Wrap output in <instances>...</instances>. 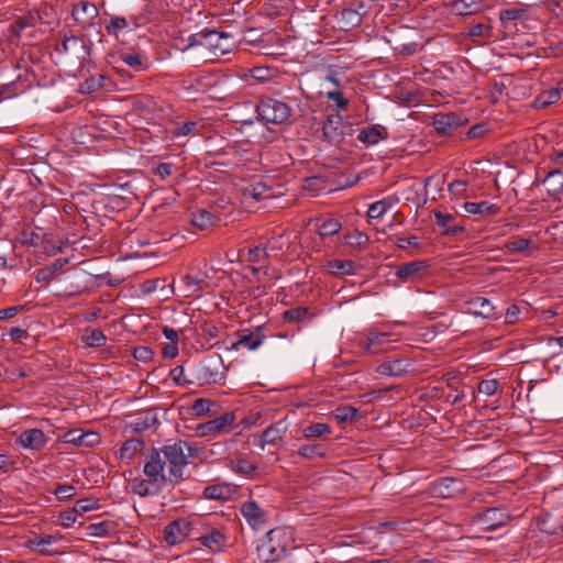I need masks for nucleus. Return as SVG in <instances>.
<instances>
[{"mask_svg":"<svg viewBox=\"0 0 563 563\" xmlns=\"http://www.w3.org/2000/svg\"><path fill=\"white\" fill-rule=\"evenodd\" d=\"M490 33V27L484 23H477L470 27V36L475 38H488Z\"/></svg>","mask_w":563,"mask_h":563,"instance_id":"obj_60","label":"nucleus"},{"mask_svg":"<svg viewBox=\"0 0 563 563\" xmlns=\"http://www.w3.org/2000/svg\"><path fill=\"white\" fill-rule=\"evenodd\" d=\"M332 433V428L328 423H312L302 429V435L306 439L323 438Z\"/></svg>","mask_w":563,"mask_h":563,"instance_id":"obj_43","label":"nucleus"},{"mask_svg":"<svg viewBox=\"0 0 563 563\" xmlns=\"http://www.w3.org/2000/svg\"><path fill=\"white\" fill-rule=\"evenodd\" d=\"M288 430V424L279 420L266 428L260 435L258 446L264 450L266 445H277Z\"/></svg>","mask_w":563,"mask_h":563,"instance_id":"obj_19","label":"nucleus"},{"mask_svg":"<svg viewBox=\"0 0 563 563\" xmlns=\"http://www.w3.org/2000/svg\"><path fill=\"white\" fill-rule=\"evenodd\" d=\"M203 279L194 277L190 275H185L179 279L178 289L183 297H198L200 296Z\"/></svg>","mask_w":563,"mask_h":563,"instance_id":"obj_30","label":"nucleus"},{"mask_svg":"<svg viewBox=\"0 0 563 563\" xmlns=\"http://www.w3.org/2000/svg\"><path fill=\"white\" fill-rule=\"evenodd\" d=\"M56 51L59 54L73 57L79 63L86 62L90 54L85 41L75 35H65L62 43L57 45Z\"/></svg>","mask_w":563,"mask_h":563,"instance_id":"obj_13","label":"nucleus"},{"mask_svg":"<svg viewBox=\"0 0 563 563\" xmlns=\"http://www.w3.org/2000/svg\"><path fill=\"white\" fill-rule=\"evenodd\" d=\"M229 494L225 485H209L203 489V496L208 499H224Z\"/></svg>","mask_w":563,"mask_h":563,"instance_id":"obj_51","label":"nucleus"},{"mask_svg":"<svg viewBox=\"0 0 563 563\" xmlns=\"http://www.w3.org/2000/svg\"><path fill=\"white\" fill-rule=\"evenodd\" d=\"M143 473L146 478H133L129 482L130 492L140 497L158 495L167 484V476L162 474L159 461H146Z\"/></svg>","mask_w":563,"mask_h":563,"instance_id":"obj_6","label":"nucleus"},{"mask_svg":"<svg viewBox=\"0 0 563 563\" xmlns=\"http://www.w3.org/2000/svg\"><path fill=\"white\" fill-rule=\"evenodd\" d=\"M325 96L329 101L333 102L338 111L345 110L349 106V99L343 96L340 89L328 91Z\"/></svg>","mask_w":563,"mask_h":563,"instance_id":"obj_54","label":"nucleus"},{"mask_svg":"<svg viewBox=\"0 0 563 563\" xmlns=\"http://www.w3.org/2000/svg\"><path fill=\"white\" fill-rule=\"evenodd\" d=\"M410 366L408 358L398 357L382 362L376 367V373L384 376L401 377L409 372Z\"/></svg>","mask_w":563,"mask_h":563,"instance_id":"obj_20","label":"nucleus"},{"mask_svg":"<svg viewBox=\"0 0 563 563\" xmlns=\"http://www.w3.org/2000/svg\"><path fill=\"white\" fill-rule=\"evenodd\" d=\"M76 493V488L73 485H58L54 494L59 500H66L74 496Z\"/></svg>","mask_w":563,"mask_h":563,"instance_id":"obj_63","label":"nucleus"},{"mask_svg":"<svg viewBox=\"0 0 563 563\" xmlns=\"http://www.w3.org/2000/svg\"><path fill=\"white\" fill-rule=\"evenodd\" d=\"M233 78L229 76L199 71L187 76L181 81V86L189 92H210L213 98L222 99L230 96L229 86Z\"/></svg>","mask_w":563,"mask_h":563,"instance_id":"obj_3","label":"nucleus"},{"mask_svg":"<svg viewBox=\"0 0 563 563\" xmlns=\"http://www.w3.org/2000/svg\"><path fill=\"white\" fill-rule=\"evenodd\" d=\"M15 442L25 450L38 452L46 446L48 438L43 430L38 428H31L23 430L16 438Z\"/></svg>","mask_w":563,"mask_h":563,"instance_id":"obj_15","label":"nucleus"},{"mask_svg":"<svg viewBox=\"0 0 563 563\" xmlns=\"http://www.w3.org/2000/svg\"><path fill=\"white\" fill-rule=\"evenodd\" d=\"M234 412H225L219 417L198 423L195 428L196 434L202 438H216L225 432L235 422Z\"/></svg>","mask_w":563,"mask_h":563,"instance_id":"obj_11","label":"nucleus"},{"mask_svg":"<svg viewBox=\"0 0 563 563\" xmlns=\"http://www.w3.org/2000/svg\"><path fill=\"white\" fill-rule=\"evenodd\" d=\"M508 520V515L498 508L487 509L478 517V523L482 529L487 531L496 530L497 528L504 526Z\"/></svg>","mask_w":563,"mask_h":563,"instance_id":"obj_24","label":"nucleus"},{"mask_svg":"<svg viewBox=\"0 0 563 563\" xmlns=\"http://www.w3.org/2000/svg\"><path fill=\"white\" fill-rule=\"evenodd\" d=\"M222 361L220 356L202 361L196 368L197 380L203 384H214L222 378Z\"/></svg>","mask_w":563,"mask_h":563,"instance_id":"obj_14","label":"nucleus"},{"mask_svg":"<svg viewBox=\"0 0 563 563\" xmlns=\"http://www.w3.org/2000/svg\"><path fill=\"white\" fill-rule=\"evenodd\" d=\"M499 388V382L496 378L483 379L478 384V391L486 396H493Z\"/></svg>","mask_w":563,"mask_h":563,"instance_id":"obj_58","label":"nucleus"},{"mask_svg":"<svg viewBox=\"0 0 563 563\" xmlns=\"http://www.w3.org/2000/svg\"><path fill=\"white\" fill-rule=\"evenodd\" d=\"M463 209L467 213L479 216H496L500 211L499 206L490 203L489 201L464 202Z\"/></svg>","mask_w":563,"mask_h":563,"instance_id":"obj_33","label":"nucleus"},{"mask_svg":"<svg viewBox=\"0 0 563 563\" xmlns=\"http://www.w3.org/2000/svg\"><path fill=\"white\" fill-rule=\"evenodd\" d=\"M523 14L525 11L521 9H506L500 11L499 20L504 27H508L511 22L521 19Z\"/></svg>","mask_w":563,"mask_h":563,"instance_id":"obj_53","label":"nucleus"},{"mask_svg":"<svg viewBox=\"0 0 563 563\" xmlns=\"http://www.w3.org/2000/svg\"><path fill=\"white\" fill-rule=\"evenodd\" d=\"M200 123L198 121H186L175 124L172 131L173 137H181L188 135H196L199 133Z\"/></svg>","mask_w":563,"mask_h":563,"instance_id":"obj_46","label":"nucleus"},{"mask_svg":"<svg viewBox=\"0 0 563 563\" xmlns=\"http://www.w3.org/2000/svg\"><path fill=\"white\" fill-rule=\"evenodd\" d=\"M119 60L123 62L135 71H144L151 67V62L144 52L140 51H118Z\"/></svg>","mask_w":563,"mask_h":563,"instance_id":"obj_22","label":"nucleus"},{"mask_svg":"<svg viewBox=\"0 0 563 563\" xmlns=\"http://www.w3.org/2000/svg\"><path fill=\"white\" fill-rule=\"evenodd\" d=\"M531 243H532V241L530 239L512 236L511 239H509L506 242L505 247L509 253H512V254L522 253L529 249Z\"/></svg>","mask_w":563,"mask_h":563,"instance_id":"obj_48","label":"nucleus"},{"mask_svg":"<svg viewBox=\"0 0 563 563\" xmlns=\"http://www.w3.org/2000/svg\"><path fill=\"white\" fill-rule=\"evenodd\" d=\"M98 508V501L92 498H82L75 503L74 511L78 515H82L85 512L91 511Z\"/></svg>","mask_w":563,"mask_h":563,"instance_id":"obj_56","label":"nucleus"},{"mask_svg":"<svg viewBox=\"0 0 563 563\" xmlns=\"http://www.w3.org/2000/svg\"><path fill=\"white\" fill-rule=\"evenodd\" d=\"M324 141L330 144H340L344 136V124L342 117L338 113L328 115L322 126Z\"/></svg>","mask_w":563,"mask_h":563,"instance_id":"obj_16","label":"nucleus"},{"mask_svg":"<svg viewBox=\"0 0 563 563\" xmlns=\"http://www.w3.org/2000/svg\"><path fill=\"white\" fill-rule=\"evenodd\" d=\"M399 336L391 332L368 328L354 335V343L362 352L376 356L394 350V344L399 342Z\"/></svg>","mask_w":563,"mask_h":563,"instance_id":"obj_5","label":"nucleus"},{"mask_svg":"<svg viewBox=\"0 0 563 563\" xmlns=\"http://www.w3.org/2000/svg\"><path fill=\"white\" fill-rule=\"evenodd\" d=\"M319 310L314 307H295L283 312V320L287 323H310L317 316Z\"/></svg>","mask_w":563,"mask_h":563,"instance_id":"obj_21","label":"nucleus"},{"mask_svg":"<svg viewBox=\"0 0 563 563\" xmlns=\"http://www.w3.org/2000/svg\"><path fill=\"white\" fill-rule=\"evenodd\" d=\"M133 356L140 362L148 363L153 360L154 352L148 346H137L133 350Z\"/></svg>","mask_w":563,"mask_h":563,"instance_id":"obj_61","label":"nucleus"},{"mask_svg":"<svg viewBox=\"0 0 563 563\" xmlns=\"http://www.w3.org/2000/svg\"><path fill=\"white\" fill-rule=\"evenodd\" d=\"M470 310L483 318H490L494 316L495 307L484 297H475L468 301Z\"/></svg>","mask_w":563,"mask_h":563,"instance_id":"obj_37","label":"nucleus"},{"mask_svg":"<svg viewBox=\"0 0 563 563\" xmlns=\"http://www.w3.org/2000/svg\"><path fill=\"white\" fill-rule=\"evenodd\" d=\"M98 13V8L90 1H80L74 4L71 11L75 22L82 27L91 25Z\"/></svg>","mask_w":563,"mask_h":563,"instance_id":"obj_18","label":"nucleus"},{"mask_svg":"<svg viewBox=\"0 0 563 563\" xmlns=\"http://www.w3.org/2000/svg\"><path fill=\"white\" fill-rule=\"evenodd\" d=\"M55 21V11L51 7H42L38 10L29 12L26 15L19 16L8 29L10 40H18L27 30L37 24L52 25Z\"/></svg>","mask_w":563,"mask_h":563,"instance_id":"obj_7","label":"nucleus"},{"mask_svg":"<svg viewBox=\"0 0 563 563\" xmlns=\"http://www.w3.org/2000/svg\"><path fill=\"white\" fill-rule=\"evenodd\" d=\"M88 438H96V433H93V432L85 433L81 430L74 429V430H69L68 432L65 433L64 441H65V443H70L74 445L91 446L92 442L87 441Z\"/></svg>","mask_w":563,"mask_h":563,"instance_id":"obj_41","label":"nucleus"},{"mask_svg":"<svg viewBox=\"0 0 563 563\" xmlns=\"http://www.w3.org/2000/svg\"><path fill=\"white\" fill-rule=\"evenodd\" d=\"M298 454L305 459L312 460L317 456H324L322 444H305L298 449Z\"/></svg>","mask_w":563,"mask_h":563,"instance_id":"obj_50","label":"nucleus"},{"mask_svg":"<svg viewBox=\"0 0 563 563\" xmlns=\"http://www.w3.org/2000/svg\"><path fill=\"white\" fill-rule=\"evenodd\" d=\"M197 541L212 553L224 550L228 543V531L221 526H212L202 518L197 519Z\"/></svg>","mask_w":563,"mask_h":563,"instance_id":"obj_8","label":"nucleus"},{"mask_svg":"<svg viewBox=\"0 0 563 563\" xmlns=\"http://www.w3.org/2000/svg\"><path fill=\"white\" fill-rule=\"evenodd\" d=\"M60 539L62 537L58 536L34 537L25 542V547L31 551L38 552L43 555H55L59 552L57 550H53L51 547Z\"/></svg>","mask_w":563,"mask_h":563,"instance_id":"obj_26","label":"nucleus"},{"mask_svg":"<svg viewBox=\"0 0 563 563\" xmlns=\"http://www.w3.org/2000/svg\"><path fill=\"white\" fill-rule=\"evenodd\" d=\"M242 196L245 202L250 199L254 201H262L274 197L272 188L263 183H255L244 187Z\"/></svg>","mask_w":563,"mask_h":563,"instance_id":"obj_29","label":"nucleus"},{"mask_svg":"<svg viewBox=\"0 0 563 563\" xmlns=\"http://www.w3.org/2000/svg\"><path fill=\"white\" fill-rule=\"evenodd\" d=\"M342 224L338 219L328 218L318 227V233L321 238L333 236L340 232Z\"/></svg>","mask_w":563,"mask_h":563,"instance_id":"obj_47","label":"nucleus"},{"mask_svg":"<svg viewBox=\"0 0 563 563\" xmlns=\"http://www.w3.org/2000/svg\"><path fill=\"white\" fill-rule=\"evenodd\" d=\"M218 217L206 209H199L191 213L190 222L200 230H208L216 225Z\"/></svg>","mask_w":563,"mask_h":563,"instance_id":"obj_36","label":"nucleus"},{"mask_svg":"<svg viewBox=\"0 0 563 563\" xmlns=\"http://www.w3.org/2000/svg\"><path fill=\"white\" fill-rule=\"evenodd\" d=\"M33 74L25 67L24 74H19L16 80L5 84L1 90L2 98H11L25 91L31 86Z\"/></svg>","mask_w":563,"mask_h":563,"instance_id":"obj_27","label":"nucleus"},{"mask_svg":"<svg viewBox=\"0 0 563 563\" xmlns=\"http://www.w3.org/2000/svg\"><path fill=\"white\" fill-rule=\"evenodd\" d=\"M227 465L234 473L249 478L252 477L257 471V465L246 459L229 460Z\"/></svg>","mask_w":563,"mask_h":563,"instance_id":"obj_38","label":"nucleus"},{"mask_svg":"<svg viewBox=\"0 0 563 563\" xmlns=\"http://www.w3.org/2000/svg\"><path fill=\"white\" fill-rule=\"evenodd\" d=\"M240 514L246 523L255 531L263 530L267 526L268 511L253 499H249L241 504Z\"/></svg>","mask_w":563,"mask_h":563,"instance_id":"obj_12","label":"nucleus"},{"mask_svg":"<svg viewBox=\"0 0 563 563\" xmlns=\"http://www.w3.org/2000/svg\"><path fill=\"white\" fill-rule=\"evenodd\" d=\"M463 124V119L455 112L437 113L433 117L434 129L440 134H450L453 130Z\"/></svg>","mask_w":563,"mask_h":563,"instance_id":"obj_25","label":"nucleus"},{"mask_svg":"<svg viewBox=\"0 0 563 563\" xmlns=\"http://www.w3.org/2000/svg\"><path fill=\"white\" fill-rule=\"evenodd\" d=\"M68 263V260L66 258H57L55 260V262L48 266H45L43 268H40L37 272H36V282L37 283H42V282H51L56 273L63 268V266L65 264Z\"/></svg>","mask_w":563,"mask_h":563,"instance_id":"obj_40","label":"nucleus"},{"mask_svg":"<svg viewBox=\"0 0 563 563\" xmlns=\"http://www.w3.org/2000/svg\"><path fill=\"white\" fill-rule=\"evenodd\" d=\"M197 529V519L179 518L172 521L164 529V540L168 545H176L185 541Z\"/></svg>","mask_w":563,"mask_h":563,"instance_id":"obj_10","label":"nucleus"},{"mask_svg":"<svg viewBox=\"0 0 563 563\" xmlns=\"http://www.w3.org/2000/svg\"><path fill=\"white\" fill-rule=\"evenodd\" d=\"M264 339H265V335L262 333V331L260 329H257L254 332L243 331L239 335V340L235 343V346H241V347L247 349L250 351H254L262 345Z\"/></svg>","mask_w":563,"mask_h":563,"instance_id":"obj_35","label":"nucleus"},{"mask_svg":"<svg viewBox=\"0 0 563 563\" xmlns=\"http://www.w3.org/2000/svg\"><path fill=\"white\" fill-rule=\"evenodd\" d=\"M142 446L143 442L140 440L132 439L125 441L120 449L121 457L132 459L134 454L142 449Z\"/></svg>","mask_w":563,"mask_h":563,"instance_id":"obj_52","label":"nucleus"},{"mask_svg":"<svg viewBox=\"0 0 563 563\" xmlns=\"http://www.w3.org/2000/svg\"><path fill=\"white\" fill-rule=\"evenodd\" d=\"M560 97H561V93L558 89H550L548 91L540 93L537 97L534 104L538 108H547V107L555 103L560 99Z\"/></svg>","mask_w":563,"mask_h":563,"instance_id":"obj_49","label":"nucleus"},{"mask_svg":"<svg viewBox=\"0 0 563 563\" xmlns=\"http://www.w3.org/2000/svg\"><path fill=\"white\" fill-rule=\"evenodd\" d=\"M258 117L266 123L282 124L291 117V108L283 101L267 98L260 101L256 106Z\"/></svg>","mask_w":563,"mask_h":563,"instance_id":"obj_9","label":"nucleus"},{"mask_svg":"<svg viewBox=\"0 0 563 563\" xmlns=\"http://www.w3.org/2000/svg\"><path fill=\"white\" fill-rule=\"evenodd\" d=\"M427 267L428 264L426 261H413L404 263L397 268L396 276L402 282H409Z\"/></svg>","mask_w":563,"mask_h":563,"instance_id":"obj_31","label":"nucleus"},{"mask_svg":"<svg viewBox=\"0 0 563 563\" xmlns=\"http://www.w3.org/2000/svg\"><path fill=\"white\" fill-rule=\"evenodd\" d=\"M135 25L134 19L128 20L124 16L113 15L110 18L104 29L109 35L118 37L123 31L133 30Z\"/></svg>","mask_w":563,"mask_h":563,"instance_id":"obj_34","label":"nucleus"},{"mask_svg":"<svg viewBox=\"0 0 563 563\" xmlns=\"http://www.w3.org/2000/svg\"><path fill=\"white\" fill-rule=\"evenodd\" d=\"M81 340L90 347H101L106 345L107 338L100 329H86Z\"/></svg>","mask_w":563,"mask_h":563,"instance_id":"obj_42","label":"nucleus"},{"mask_svg":"<svg viewBox=\"0 0 563 563\" xmlns=\"http://www.w3.org/2000/svg\"><path fill=\"white\" fill-rule=\"evenodd\" d=\"M356 416H357V409L350 407V406L339 407L335 410V418L340 422L352 421Z\"/></svg>","mask_w":563,"mask_h":563,"instance_id":"obj_59","label":"nucleus"},{"mask_svg":"<svg viewBox=\"0 0 563 563\" xmlns=\"http://www.w3.org/2000/svg\"><path fill=\"white\" fill-rule=\"evenodd\" d=\"M292 532L286 527L271 529L266 538L257 545L260 560L276 562L282 560L294 545Z\"/></svg>","mask_w":563,"mask_h":563,"instance_id":"obj_4","label":"nucleus"},{"mask_svg":"<svg viewBox=\"0 0 563 563\" xmlns=\"http://www.w3.org/2000/svg\"><path fill=\"white\" fill-rule=\"evenodd\" d=\"M191 446L186 441H177L164 445L161 450H154L147 461L158 460L162 474H166L167 483H179L184 479V470L187 466Z\"/></svg>","mask_w":563,"mask_h":563,"instance_id":"obj_1","label":"nucleus"},{"mask_svg":"<svg viewBox=\"0 0 563 563\" xmlns=\"http://www.w3.org/2000/svg\"><path fill=\"white\" fill-rule=\"evenodd\" d=\"M108 80L104 75H97L87 78L84 82L80 84V91L82 93H92L106 87V81Z\"/></svg>","mask_w":563,"mask_h":563,"instance_id":"obj_45","label":"nucleus"},{"mask_svg":"<svg viewBox=\"0 0 563 563\" xmlns=\"http://www.w3.org/2000/svg\"><path fill=\"white\" fill-rule=\"evenodd\" d=\"M327 271L334 276L354 275L357 266L352 260H332L327 263Z\"/></svg>","mask_w":563,"mask_h":563,"instance_id":"obj_32","label":"nucleus"},{"mask_svg":"<svg viewBox=\"0 0 563 563\" xmlns=\"http://www.w3.org/2000/svg\"><path fill=\"white\" fill-rule=\"evenodd\" d=\"M437 225L443 228V234L455 236L465 231L464 221H459L455 214L437 209L433 211Z\"/></svg>","mask_w":563,"mask_h":563,"instance_id":"obj_17","label":"nucleus"},{"mask_svg":"<svg viewBox=\"0 0 563 563\" xmlns=\"http://www.w3.org/2000/svg\"><path fill=\"white\" fill-rule=\"evenodd\" d=\"M388 137V131L385 126L375 124L358 130L356 139L365 146H373Z\"/></svg>","mask_w":563,"mask_h":563,"instance_id":"obj_23","label":"nucleus"},{"mask_svg":"<svg viewBox=\"0 0 563 563\" xmlns=\"http://www.w3.org/2000/svg\"><path fill=\"white\" fill-rule=\"evenodd\" d=\"M268 257V253L266 249H261L258 246L250 249L247 252V261L251 263H260L264 258Z\"/></svg>","mask_w":563,"mask_h":563,"instance_id":"obj_64","label":"nucleus"},{"mask_svg":"<svg viewBox=\"0 0 563 563\" xmlns=\"http://www.w3.org/2000/svg\"><path fill=\"white\" fill-rule=\"evenodd\" d=\"M368 242H369V239H368L367 234H365L358 230H354L352 233L344 235V244L350 245L351 247H353L356 251L364 250L366 247V245L368 244Z\"/></svg>","mask_w":563,"mask_h":563,"instance_id":"obj_44","label":"nucleus"},{"mask_svg":"<svg viewBox=\"0 0 563 563\" xmlns=\"http://www.w3.org/2000/svg\"><path fill=\"white\" fill-rule=\"evenodd\" d=\"M462 483L452 477H442L433 483V493L441 498H451L462 492Z\"/></svg>","mask_w":563,"mask_h":563,"instance_id":"obj_28","label":"nucleus"},{"mask_svg":"<svg viewBox=\"0 0 563 563\" xmlns=\"http://www.w3.org/2000/svg\"><path fill=\"white\" fill-rule=\"evenodd\" d=\"M389 205L385 200H379L372 203L367 210V216L371 219L382 218L388 210Z\"/></svg>","mask_w":563,"mask_h":563,"instance_id":"obj_57","label":"nucleus"},{"mask_svg":"<svg viewBox=\"0 0 563 563\" xmlns=\"http://www.w3.org/2000/svg\"><path fill=\"white\" fill-rule=\"evenodd\" d=\"M212 405L213 404L211 400L206 399V398H199V399L195 400V402L192 405V411L195 412V415L201 416V415L209 412Z\"/></svg>","mask_w":563,"mask_h":563,"instance_id":"obj_62","label":"nucleus"},{"mask_svg":"<svg viewBox=\"0 0 563 563\" xmlns=\"http://www.w3.org/2000/svg\"><path fill=\"white\" fill-rule=\"evenodd\" d=\"M483 0H455L452 3V10L459 15H471L478 12Z\"/></svg>","mask_w":563,"mask_h":563,"instance_id":"obj_39","label":"nucleus"},{"mask_svg":"<svg viewBox=\"0 0 563 563\" xmlns=\"http://www.w3.org/2000/svg\"><path fill=\"white\" fill-rule=\"evenodd\" d=\"M467 185V180L456 179L449 184L448 190L455 198H463L466 196Z\"/></svg>","mask_w":563,"mask_h":563,"instance_id":"obj_55","label":"nucleus"},{"mask_svg":"<svg viewBox=\"0 0 563 563\" xmlns=\"http://www.w3.org/2000/svg\"><path fill=\"white\" fill-rule=\"evenodd\" d=\"M192 47L205 48L210 57L216 59L232 52L235 47V40L230 33L214 29H203L186 38V45L183 49L187 51Z\"/></svg>","mask_w":563,"mask_h":563,"instance_id":"obj_2","label":"nucleus"}]
</instances>
